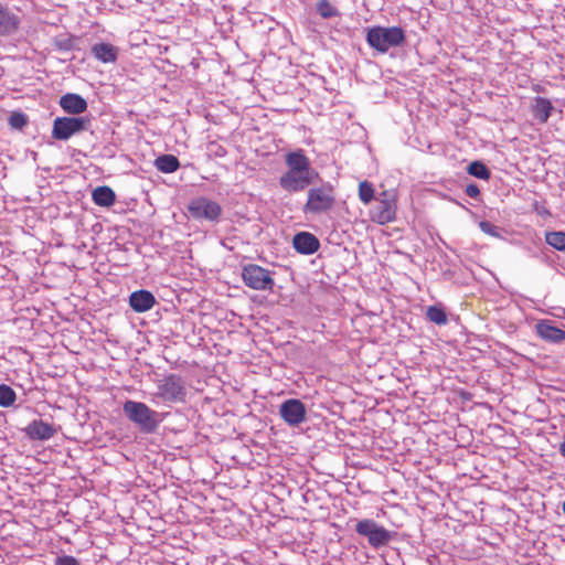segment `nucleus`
<instances>
[{
  "label": "nucleus",
  "instance_id": "1",
  "mask_svg": "<svg viewBox=\"0 0 565 565\" xmlns=\"http://www.w3.org/2000/svg\"><path fill=\"white\" fill-rule=\"evenodd\" d=\"M365 41L370 47L379 53H386L392 47L401 46L406 41L403 28L375 25L366 30Z\"/></svg>",
  "mask_w": 565,
  "mask_h": 565
},
{
  "label": "nucleus",
  "instance_id": "2",
  "mask_svg": "<svg viewBox=\"0 0 565 565\" xmlns=\"http://www.w3.org/2000/svg\"><path fill=\"white\" fill-rule=\"evenodd\" d=\"M122 412L145 434H153L161 422L159 413L142 402L127 399L122 404Z\"/></svg>",
  "mask_w": 565,
  "mask_h": 565
},
{
  "label": "nucleus",
  "instance_id": "3",
  "mask_svg": "<svg viewBox=\"0 0 565 565\" xmlns=\"http://www.w3.org/2000/svg\"><path fill=\"white\" fill-rule=\"evenodd\" d=\"M90 122L88 117L83 116L56 117L53 121L51 136L55 140L66 141L73 136L87 130Z\"/></svg>",
  "mask_w": 565,
  "mask_h": 565
},
{
  "label": "nucleus",
  "instance_id": "4",
  "mask_svg": "<svg viewBox=\"0 0 565 565\" xmlns=\"http://www.w3.org/2000/svg\"><path fill=\"white\" fill-rule=\"evenodd\" d=\"M188 212L195 221L215 224L220 222L223 209L216 201L206 196H196L189 202Z\"/></svg>",
  "mask_w": 565,
  "mask_h": 565
},
{
  "label": "nucleus",
  "instance_id": "5",
  "mask_svg": "<svg viewBox=\"0 0 565 565\" xmlns=\"http://www.w3.org/2000/svg\"><path fill=\"white\" fill-rule=\"evenodd\" d=\"M335 202L334 189L326 183L308 191V200L303 206L305 213L321 214L332 209Z\"/></svg>",
  "mask_w": 565,
  "mask_h": 565
},
{
  "label": "nucleus",
  "instance_id": "6",
  "mask_svg": "<svg viewBox=\"0 0 565 565\" xmlns=\"http://www.w3.org/2000/svg\"><path fill=\"white\" fill-rule=\"evenodd\" d=\"M355 532L367 539L369 544L377 550L393 540V532L376 523L373 519H363L355 524Z\"/></svg>",
  "mask_w": 565,
  "mask_h": 565
},
{
  "label": "nucleus",
  "instance_id": "7",
  "mask_svg": "<svg viewBox=\"0 0 565 565\" xmlns=\"http://www.w3.org/2000/svg\"><path fill=\"white\" fill-rule=\"evenodd\" d=\"M243 282L253 290H273L275 280L273 273L259 265L247 264L242 267Z\"/></svg>",
  "mask_w": 565,
  "mask_h": 565
},
{
  "label": "nucleus",
  "instance_id": "8",
  "mask_svg": "<svg viewBox=\"0 0 565 565\" xmlns=\"http://www.w3.org/2000/svg\"><path fill=\"white\" fill-rule=\"evenodd\" d=\"M319 177L316 170H303L298 172L296 170H287L279 178V185L287 192H300L308 188Z\"/></svg>",
  "mask_w": 565,
  "mask_h": 565
},
{
  "label": "nucleus",
  "instance_id": "9",
  "mask_svg": "<svg viewBox=\"0 0 565 565\" xmlns=\"http://www.w3.org/2000/svg\"><path fill=\"white\" fill-rule=\"evenodd\" d=\"M371 217L374 222L384 225L391 223L396 217V202L392 193L384 191L375 200V205L371 210Z\"/></svg>",
  "mask_w": 565,
  "mask_h": 565
},
{
  "label": "nucleus",
  "instance_id": "10",
  "mask_svg": "<svg viewBox=\"0 0 565 565\" xmlns=\"http://www.w3.org/2000/svg\"><path fill=\"white\" fill-rule=\"evenodd\" d=\"M159 396L166 402H182L185 398L186 390L181 376L170 374L158 385Z\"/></svg>",
  "mask_w": 565,
  "mask_h": 565
},
{
  "label": "nucleus",
  "instance_id": "11",
  "mask_svg": "<svg viewBox=\"0 0 565 565\" xmlns=\"http://www.w3.org/2000/svg\"><path fill=\"white\" fill-rule=\"evenodd\" d=\"M307 409L305 404L297 398H289L279 406V415L290 427H297L306 420Z\"/></svg>",
  "mask_w": 565,
  "mask_h": 565
},
{
  "label": "nucleus",
  "instance_id": "12",
  "mask_svg": "<svg viewBox=\"0 0 565 565\" xmlns=\"http://www.w3.org/2000/svg\"><path fill=\"white\" fill-rule=\"evenodd\" d=\"M536 334L544 341L558 344L565 341V331L557 328L554 321L544 319L535 324Z\"/></svg>",
  "mask_w": 565,
  "mask_h": 565
},
{
  "label": "nucleus",
  "instance_id": "13",
  "mask_svg": "<svg viewBox=\"0 0 565 565\" xmlns=\"http://www.w3.org/2000/svg\"><path fill=\"white\" fill-rule=\"evenodd\" d=\"M24 431L33 440H49L55 435L56 429L53 424L34 419L25 427Z\"/></svg>",
  "mask_w": 565,
  "mask_h": 565
},
{
  "label": "nucleus",
  "instance_id": "14",
  "mask_svg": "<svg viewBox=\"0 0 565 565\" xmlns=\"http://www.w3.org/2000/svg\"><path fill=\"white\" fill-rule=\"evenodd\" d=\"M294 248L302 255H311L320 247L319 239L309 232L297 233L292 238Z\"/></svg>",
  "mask_w": 565,
  "mask_h": 565
},
{
  "label": "nucleus",
  "instance_id": "15",
  "mask_svg": "<svg viewBox=\"0 0 565 565\" xmlns=\"http://www.w3.org/2000/svg\"><path fill=\"white\" fill-rule=\"evenodd\" d=\"M19 25V17L8 6L0 2V36H9L15 33Z\"/></svg>",
  "mask_w": 565,
  "mask_h": 565
},
{
  "label": "nucleus",
  "instance_id": "16",
  "mask_svg": "<svg viewBox=\"0 0 565 565\" xmlns=\"http://www.w3.org/2000/svg\"><path fill=\"white\" fill-rule=\"evenodd\" d=\"M60 106L62 109L72 115L76 116L87 110V102L78 94L67 93L60 98Z\"/></svg>",
  "mask_w": 565,
  "mask_h": 565
},
{
  "label": "nucleus",
  "instance_id": "17",
  "mask_svg": "<svg viewBox=\"0 0 565 565\" xmlns=\"http://www.w3.org/2000/svg\"><path fill=\"white\" fill-rule=\"evenodd\" d=\"M156 303L154 296L145 289L134 291L129 296V305L136 312H145L150 310Z\"/></svg>",
  "mask_w": 565,
  "mask_h": 565
},
{
  "label": "nucleus",
  "instance_id": "18",
  "mask_svg": "<svg viewBox=\"0 0 565 565\" xmlns=\"http://www.w3.org/2000/svg\"><path fill=\"white\" fill-rule=\"evenodd\" d=\"M90 52L102 63H115L118 57V47L110 43H96L92 46Z\"/></svg>",
  "mask_w": 565,
  "mask_h": 565
},
{
  "label": "nucleus",
  "instance_id": "19",
  "mask_svg": "<svg viewBox=\"0 0 565 565\" xmlns=\"http://www.w3.org/2000/svg\"><path fill=\"white\" fill-rule=\"evenodd\" d=\"M285 162L288 170H296L298 172H302L303 170H315L302 149L288 152L285 157Z\"/></svg>",
  "mask_w": 565,
  "mask_h": 565
},
{
  "label": "nucleus",
  "instance_id": "20",
  "mask_svg": "<svg viewBox=\"0 0 565 565\" xmlns=\"http://www.w3.org/2000/svg\"><path fill=\"white\" fill-rule=\"evenodd\" d=\"M92 199L96 205L109 207L115 203L116 194L109 186L102 185L93 191Z\"/></svg>",
  "mask_w": 565,
  "mask_h": 565
},
{
  "label": "nucleus",
  "instance_id": "21",
  "mask_svg": "<svg viewBox=\"0 0 565 565\" xmlns=\"http://www.w3.org/2000/svg\"><path fill=\"white\" fill-rule=\"evenodd\" d=\"M153 166L162 173H173L180 168V161L173 154H161L154 159Z\"/></svg>",
  "mask_w": 565,
  "mask_h": 565
},
{
  "label": "nucleus",
  "instance_id": "22",
  "mask_svg": "<svg viewBox=\"0 0 565 565\" xmlns=\"http://www.w3.org/2000/svg\"><path fill=\"white\" fill-rule=\"evenodd\" d=\"M552 103L544 97H536L533 105V115L540 122H546L553 110Z\"/></svg>",
  "mask_w": 565,
  "mask_h": 565
},
{
  "label": "nucleus",
  "instance_id": "23",
  "mask_svg": "<svg viewBox=\"0 0 565 565\" xmlns=\"http://www.w3.org/2000/svg\"><path fill=\"white\" fill-rule=\"evenodd\" d=\"M426 317L429 321L445 326L448 321L447 315L441 306H429L426 310Z\"/></svg>",
  "mask_w": 565,
  "mask_h": 565
},
{
  "label": "nucleus",
  "instance_id": "24",
  "mask_svg": "<svg viewBox=\"0 0 565 565\" xmlns=\"http://www.w3.org/2000/svg\"><path fill=\"white\" fill-rule=\"evenodd\" d=\"M317 13L323 19H331L340 15V11L328 0H320L316 4Z\"/></svg>",
  "mask_w": 565,
  "mask_h": 565
},
{
  "label": "nucleus",
  "instance_id": "25",
  "mask_svg": "<svg viewBox=\"0 0 565 565\" xmlns=\"http://www.w3.org/2000/svg\"><path fill=\"white\" fill-rule=\"evenodd\" d=\"M17 401V394L12 387L7 384H0V406L11 407Z\"/></svg>",
  "mask_w": 565,
  "mask_h": 565
},
{
  "label": "nucleus",
  "instance_id": "26",
  "mask_svg": "<svg viewBox=\"0 0 565 565\" xmlns=\"http://www.w3.org/2000/svg\"><path fill=\"white\" fill-rule=\"evenodd\" d=\"M467 171L469 174H471L478 179H481V180H489L490 175H491L490 170L481 161L471 162L468 166Z\"/></svg>",
  "mask_w": 565,
  "mask_h": 565
},
{
  "label": "nucleus",
  "instance_id": "27",
  "mask_svg": "<svg viewBox=\"0 0 565 565\" xmlns=\"http://www.w3.org/2000/svg\"><path fill=\"white\" fill-rule=\"evenodd\" d=\"M546 243L557 250H565V232H548L545 236Z\"/></svg>",
  "mask_w": 565,
  "mask_h": 565
},
{
  "label": "nucleus",
  "instance_id": "28",
  "mask_svg": "<svg viewBox=\"0 0 565 565\" xmlns=\"http://www.w3.org/2000/svg\"><path fill=\"white\" fill-rule=\"evenodd\" d=\"M359 198L364 204L370 203L374 199V190L370 182L363 181L359 184Z\"/></svg>",
  "mask_w": 565,
  "mask_h": 565
},
{
  "label": "nucleus",
  "instance_id": "29",
  "mask_svg": "<svg viewBox=\"0 0 565 565\" xmlns=\"http://www.w3.org/2000/svg\"><path fill=\"white\" fill-rule=\"evenodd\" d=\"M9 125L13 129L22 130L28 125V116L17 111L9 117Z\"/></svg>",
  "mask_w": 565,
  "mask_h": 565
},
{
  "label": "nucleus",
  "instance_id": "30",
  "mask_svg": "<svg viewBox=\"0 0 565 565\" xmlns=\"http://www.w3.org/2000/svg\"><path fill=\"white\" fill-rule=\"evenodd\" d=\"M480 230L492 237L501 238V228L499 226L493 225L492 223L488 221H481L479 223Z\"/></svg>",
  "mask_w": 565,
  "mask_h": 565
},
{
  "label": "nucleus",
  "instance_id": "31",
  "mask_svg": "<svg viewBox=\"0 0 565 565\" xmlns=\"http://www.w3.org/2000/svg\"><path fill=\"white\" fill-rule=\"evenodd\" d=\"M55 565H79V562L74 556L63 555L56 557Z\"/></svg>",
  "mask_w": 565,
  "mask_h": 565
},
{
  "label": "nucleus",
  "instance_id": "32",
  "mask_svg": "<svg viewBox=\"0 0 565 565\" xmlns=\"http://www.w3.org/2000/svg\"><path fill=\"white\" fill-rule=\"evenodd\" d=\"M466 194L469 196V198H472V199H477L479 195H480V189L477 184L475 183H471V184H468L466 186V190H465Z\"/></svg>",
  "mask_w": 565,
  "mask_h": 565
},
{
  "label": "nucleus",
  "instance_id": "33",
  "mask_svg": "<svg viewBox=\"0 0 565 565\" xmlns=\"http://www.w3.org/2000/svg\"><path fill=\"white\" fill-rule=\"evenodd\" d=\"M559 454L565 458V440L559 445Z\"/></svg>",
  "mask_w": 565,
  "mask_h": 565
}]
</instances>
